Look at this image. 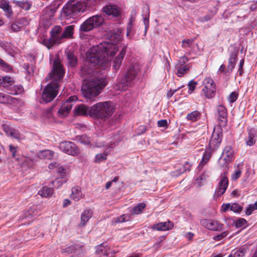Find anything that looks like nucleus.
<instances>
[{
	"instance_id": "obj_38",
	"label": "nucleus",
	"mask_w": 257,
	"mask_h": 257,
	"mask_svg": "<svg viewBox=\"0 0 257 257\" xmlns=\"http://www.w3.org/2000/svg\"><path fill=\"white\" fill-rule=\"evenodd\" d=\"M208 176L203 173L200 175L196 180V184L198 186L201 187L203 183L206 181Z\"/></svg>"
},
{
	"instance_id": "obj_52",
	"label": "nucleus",
	"mask_w": 257,
	"mask_h": 257,
	"mask_svg": "<svg viewBox=\"0 0 257 257\" xmlns=\"http://www.w3.org/2000/svg\"><path fill=\"white\" fill-rule=\"evenodd\" d=\"M197 84V82L193 80H191L189 82L188 86L189 87V91H190V93H192L195 90Z\"/></svg>"
},
{
	"instance_id": "obj_57",
	"label": "nucleus",
	"mask_w": 257,
	"mask_h": 257,
	"mask_svg": "<svg viewBox=\"0 0 257 257\" xmlns=\"http://www.w3.org/2000/svg\"><path fill=\"white\" fill-rule=\"evenodd\" d=\"M237 98V94L235 92H233L230 94L228 100L230 102H234Z\"/></svg>"
},
{
	"instance_id": "obj_20",
	"label": "nucleus",
	"mask_w": 257,
	"mask_h": 257,
	"mask_svg": "<svg viewBox=\"0 0 257 257\" xmlns=\"http://www.w3.org/2000/svg\"><path fill=\"white\" fill-rule=\"evenodd\" d=\"M90 107L89 108L86 105L81 104L77 105L74 109V113L75 116L78 115H90Z\"/></svg>"
},
{
	"instance_id": "obj_29",
	"label": "nucleus",
	"mask_w": 257,
	"mask_h": 257,
	"mask_svg": "<svg viewBox=\"0 0 257 257\" xmlns=\"http://www.w3.org/2000/svg\"><path fill=\"white\" fill-rule=\"evenodd\" d=\"M211 150H210L209 149V150H206L205 152H204V153L203 155V157H202L201 161L200 162L198 167L199 170H201L203 168V166L205 164H206L208 163V162L209 161V160H210L211 156Z\"/></svg>"
},
{
	"instance_id": "obj_9",
	"label": "nucleus",
	"mask_w": 257,
	"mask_h": 257,
	"mask_svg": "<svg viewBox=\"0 0 257 257\" xmlns=\"http://www.w3.org/2000/svg\"><path fill=\"white\" fill-rule=\"evenodd\" d=\"M222 133L221 128L214 129L209 143V149L214 151L219 147L222 141Z\"/></svg>"
},
{
	"instance_id": "obj_45",
	"label": "nucleus",
	"mask_w": 257,
	"mask_h": 257,
	"mask_svg": "<svg viewBox=\"0 0 257 257\" xmlns=\"http://www.w3.org/2000/svg\"><path fill=\"white\" fill-rule=\"evenodd\" d=\"M242 209V207L237 203H232L231 204L230 210L234 212H240Z\"/></svg>"
},
{
	"instance_id": "obj_13",
	"label": "nucleus",
	"mask_w": 257,
	"mask_h": 257,
	"mask_svg": "<svg viewBox=\"0 0 257 257\" xmlns=\"http://www.w3.org/2000/svg\"><path fill=\"white\" fill-rule=\"evenodd\" d=\"M217 116L220 126H225L227 123V111L226 107L219 105L217 108Z\"/></svg>"
},
{
	"instance_id": "obj_2",
	"label": "nucleus",
	"mask_w": 257,
	"mask_h": 257,
	"mask_svg": "<svg viewBox=\"0 0 257 257\" xmlns=\"http://www.w3.org/2000/svg\"><path fill=\"white\" fill-rule=\"evenodd\" d=\"M64 74V70L62 65L60 62L55 61L53 70L49 74V77L52 81L46 86L42 94V99L45 102H51L58 94L59 82Z\"/></svg>"
},
{
	"instance_id": "obj_32",
	"label": "nucleus",
	"mask_w": 257,
	"mask_h": 257,
	"mask_svg": "<svg viewBox=\"0 0 257 257\" xmlns=\"http://www.w3.org/2000/svg\"><path fill=\"white\" fill-rule=\"evenodd\" d=\"M143 16H144V24L145 26V33L147 31V29L149 27V16H150V11L149 7L148 6L145 7L143 9Z\"/></svg>"
},
{
	"instance_id": "obj_55",
	"label": "nucleus",
	"mask_w": 257,
	"mask_h": 257,
	"mask_svg": "<svg viewBox=\"0 0 257 257\" xmlns=\"http://www.w3.org/2000/svg\"><path fill=\"white\" fill-rule=\"evenodd\" d=\"M22 91V88L21 87L14 86V90H10L9 93L13 95L21 93Z\"/></svg>"
},
{
	"instance_id": "obj_15",
	"label": "nucleus",
	"mask_w": 257,
	"mask_h": 257,
	"mask_svg": "<svg viewBox=\"0 0 257 257\" xmlns=\"http://www.w3.org/2000/svg\"><path fill=\"white\" fill-rule=\"evenodd\" d=\"M96 253L100 257H113L110 248L104 243L96 247Z\"/></svg>"
},
{
	"instance_id": "obj_23",
	"label": "nucleus",
	"mask_w": 257,
	"mask_h": 257,
	"mask_svg": "<svg viewBox=\"0 0 257 257\" xmlns=\"http://www.w3.org/2000/svg\"><path fill=\"white\" fill-rule=\"evenodd\" d=\"M0 8L3 10L7 17L10 18L12 16L13 12L8 0H0Z\"/></svg>"
},
{
	"instance_id": "obj_21",
	"label": "nucleus",
	"mask_w": 257,
	"mask_h": 257,
	"mask_svg": "<svg viewBox=\"0 0 257 257\" xmlns=\"http://www.w3.org/2000/svg\"><path fill=\"white\" fill-rule=\"evenodd\" d=\"M237 51H234L230 54L229 58L228 59L227 69L225 72V74L227 73H230L232 71L236 64V62L237 59Z\"/></svg>"
},
{
	"instance_id": "obj_5",
	"label": "nucleus",
	"mask_w": 257,
	"mask_h": 257,
	"mask_svg": "<svg viewBox=\"0 0 257 257\" xmlns=\"http://www.w3.org/2000/svg\"><path fill=\"white\" fill-rule=\"evenodd\" d=\"M106 85L104 78L84 80L82 86V94L85 97L91 100L92 97L97 96Z\"/></svg>"
},
{
	"instance_id": "obj_14",
	"label": "nucleus",
	"mask_w": 257,
	"mask_h": 257,
	"mask_svg": "<svg viewBox=\"0 0 257 257\" xmlns=\"http://www.w3.org/2000/svg\"><path fill=\"white\" fill-rule=\"evenodd\" d=\"M138 70L139 67L137 65H130L124 76L122 83L124 84L126 83L127 85L128 83H130L134 80L138 74Z\"/></svg>"
},
{
	"instance_id": "obj_11",
	"label": "nucleus",
	"mask_w": 257,
	"mask_h": 257,
	"mask_svg": "<svg viewBox=\"0 0 257 257\" xmlns=\"http://www.w3.org/2000/svg\"><path fill=\"white\" fill-rule=\"evenodd\" d=\"M59 148L61 151L70 155L76 156L79 153V149L71 142H63L60 144Z\"/></svg>"
},
{
	"instance_id": "obj_59",
	"label": "nucleus",
	"mask_w": 257,
	"mask_h": 257,
	"mask_svg": "<svg viewBox=\"0 0 257 257\" xmlns=\"http://www.w3.org/2000/svg\"><path fill=\"white\" fill-rule=\"evenodd\" d=\"M63 181L60 180L59 179H57L55 181L52 182L53 185L56 188H59L62 185Z\"/></svg>"
},
{
	"instance_id": "obj_44",
	"label": "nucleus",
	"mask_w": 257,
	"mask_h": 257,
	"mask_svg": "<svg viewBox=\"0 0 257 257\" xmlns=\"http://www.w3.org/2000/svg\"><path fill=\"white\" fill-rule=\"evenodd\" d=\"M18 24L20 25V27L22 28V29L25 27L27 26L29 24V20L27 19L26 18H22L17 21Z\"/></svg>"
},
{
	"instance_id": "obj_34",
	"label": "nucleus",
	"mask_w": 257,
	"mask_h": 257,
	"mask_svg": "<svg viewBox=\"0 0 257 257\" xmlns=\"http://www.w3.org/2000/svg\"><path fill=\"white\" fill-rule=\"evenodd\" d=\"M74 26L70 25L65 27V30L61 34V38H71L73 35Z\"/></svg>"
},
{
	"instance_id": "obj_24",
	"label": "nucleus",
	"mask_w": 257,
	"mask_h": 257,
	"mask_svg": "<svg viewBox=\"0 0 257 257\" xmlns=\"http://www.w3.org/2000/svg\"><path fill=\"white\" fill-rule=\"evenodd\" d=\"M93 214L92 210L90 209H85L81 215V221L79 224V227H83L88 221Z\"/></svg>"
},
{
	"instance_id": "obj_22",
	"label": "nucleus",
	"mask_w": 257,
	"mask_h": 257,
	"mask_svg": "<svg viewBox=\"0 0 257 257\" xmlns=\"http://www.w3.org/2000/svg\"><path fill=\"white\" fill-rule=\"evenodd\" d=\"M173 226V223L168 221L167 222L157 223L155 224L152 228L154 230H157L159 231H166L172 229Z\"/></svg>"
},
{
	"instance_id": "obj_36",
	"label": "nucleus",
	"mask_w": 257,
	"mask_h": 257,
	"mask_svg": "<svg viewBox=\"0 0 257 257\" xmlns=\"http://www.w3.org/2000/svg\"><path fill=\"white\" fill-rule=\"evenodd\" d=\"M146 207L145 203H140L135 206L131 211V213L133 215L140 213Z\"/></svg>"
},
{
	"instance_id": "obj_31",
	"label": "nucleus",
	"mask_w": 257,
	"mask_h": 257,
	"mask_svg": "<svg viewBox=\"0 0 257 257\" xmlns=\"http://www.w3.org/2000/svg\"><path fill=\"white\" fill-rule=\"evenodd\" d=\"M71 197L76 201L80 200L82 197V193L80 187L76 186L72 188Z\"/></svg>"
},
{
	"instance_id": "obj_30",
	"label": "nucleus",
	"mask_w": 257,
	"mask_h": 257,
	"mask_svg": "<svg viewBox=\"0 0 257 257\" xmlns=\"http://www.w3.org/2000/svg\"><path fill=\"white\" fill-rule=\"evenodd\" d=\"M55 153L51 150H44L40 152L38 157L41 159L51 160L53 158Z\"/></svg>"
},
{
	"instance_id": "obj_42",
	"label": "nucleus",
	"mask_w": 257,
	"mask_h": 257,
	"mask_svg": "<svg viewBox=\"0 0 257 257\" xmlns=\"http://www.w3.org/2000/svg\"><path fill=\"white\" fill-rule=\"evenodd\" d=\"M58 8L56 7H49L45 9V13H46L49 18L53 17L55 13L56 12Z\"/></svg>"
},
{
	"instance_id": "obj_26",
	"label": "nucleus",
	"mask_w": 257,
	"mask_h": 257,
	"mask_svg": "<svg viewBox=\"0 0 257 257\" xmlns=\"http://www.w3.org/2000/svg\"><path fill=\"white\" fill-rule=\"evenodd\" d=\"M256 137L255 131L252 128L249 129L248 131V136L245 139L246 144L249 146L253 145L255 143Z\"/></svg>"
},
{
	"instance_id": "obj_18",
	"label": "nucleus",
	"mask_w": 257,
	"mask_h": 257,
	"mask_svg": "<svg viewBox=\"0 0 257 257\" xmlns=\"http://www.w3.org/2000/svg\"><path fill=\"white\" fill-rule=\"evenodd\" d=\"M61 252L67 254H80L83 253L82 246L78 244L73 245L61 249Z\"/></svg>"
},
{
	"instance_id": "obj_8",
	"label": "nucleus",
	"mask_w": 257,
	"mask_h": 257,
	"mask_svg": "<svg viewBox=\"0 0 257 257\" xmlns=\"http://www.w3.org/2000/svg\"><path fill=\"white\" fill-rule=\"evenodd\" d=\"M77 100V97L76 95L69 97L66 101L61 104L57 112L58 116L61 118L68 116Z\"/></svg>"
},
{
	"instance_id": "obj_33",
	"label": "nucleus",
	"mask_w": 257,
	"mask_h": 257,
	"mask_svg": "<svg viewBox=\"0 0 257 257\" xmlns=\"http://www.w3.org/2000/svg\"><path fill=\"white\" fill-rule=\"evenodd\" d=\"M53 193L54 190L53 188H48L46 186L43 187L38 192L39 194L44 197H50Z\"/></svg>"
},
{
	"instance_id": "obj_46",
	"label": "nucleus",
	"mask_w": 257,
	"mask_h": 257,
	"mask_svg": "<svg viewBox=\"0 0 257 257\" xmlns=\"http://www.w3.org/2000/svg\"><path fill=\"white\" fill-rule=\"evenodd\" d=\"M227 235H228V231H223L220 234L214 236L213 238V239H214L215 240L219 241V240H221L222 239H223Z\"/></svg>"
},
{
	"instance_id": "obj_40",
	"label": "nucleus",
	"mask_w": 257,
	"mask_h": 257,
	"mask_svg": "<svg viewBox=\"0 0 257 257\" xmlns=\"http://www.w3.org/2000/svg\"><path fill=\"white\" fill-rule=\"evenodd\" d=\"M199 112L197 111H194L187 115V118L191 121H195L197 120V117L199 116Z\"/></svg>"
},
{
	"instance_id": "obj_25",
	"label": "nucleus",
	"mask_w": 257,
	"mask_h": 257,
	"mask_svg": "<svg viewBox=\"0 0 257 257\" xmlns=\"http://www.w3.org/2000/svg\"><path fill=\"white\" fill-rule=\"evenodd\" d=\"M61 30L62 29L60 26H56L52 29L50 32V38L56 43L62 39V38H61V35H60Z\"/></svg>"
},
{
	"instance_id": "obj_48",
	"label": "nucleus",
	"mask_w": 257,
	"mask_h": 257,
	"mask_svg": "<svg viewBox=\"0 0 257 257\" xmlns=\"http://www.w3.org/2000/svg\"><path fill=\"white\" fill-rule=\"evenodd\" d=\"M246 252V249L244 248H239L238 250H236L234 253V255L235 257H243L245 253Z\"/></svg>"
},
{
	"instance_id": "obj_28",
	"label": "nucleus",
	"mask_w": 257,
	"mask_h": 257,
	"mask_svg": "<svg viewBox=\"0 0 257 257\" xmlns=\"http://www.w3.org/2000/svg\"><path fill=\"white\" fill-rule=\"evenodd\" d=\"M13 78L10 76L3 77L0 76V86L8 88L14 84Z\"/></svg>"
},
{
	"instance_id": "obj_49",
	"label": "nucleus",
	"mask_w": 257,
	"mask_h": 257,
	"mask_svg": "<svg viewBox=\"0 0 257 257\" xmlns=\"http://www.w3.org/2000/svg\"><path fill=\"white\" fill-rule=\"evenodd\" d=\"M56 42L50 38L49 40H45L43 43L48 49H50Z\"/></svg>"
},
{
	"instance_id": "obj_10",
	"label": "nucleus",
	"mask_w": 257,
	"mask_h": 257,
	"mask_svg": "<svg viewBox=\"0 0 257 257\" xmlns=\"http://www.w3.org/2000/svg\"><path fill=\"white\" fill-rule=\"evenodd\" d=\"M204 88L202 91L207 98L213 97L216 93V86L214 81L211 78H207L204 80Z\"/></svg>"
},
{
	"instance_id": "obj_6",
	"label": "nucleus",
	"mask_w": 257,
	"mask_h": 257,
	"mask_svg": "<svg viewBox=\"0 0 257 257\" xmlns=\"http://www.w3.org/2000/svg\"><path fill=\"white\" fill-rule=\"evenodd\" d=\"M114 110L115 107L111 101L98 102L90 107V116L105 119L110 117Z\"/></svg>"
},
{
	"instance_id": "obj_43",
	"label": "nucleus",
	"mask_w": 257,
	"mask_h": 257,
	"mask_svg": "<svg viewBox=\"0 0 257 257\" xmlns=\"http://www.w3.org/2000/svg\"><path fill=\"white\" fill-rule=\"evenodd\" d=\"M194 42V39H184L182 42V47L183 48H186L187 47H190L193 42Z\"/></svg>"
},
{
	"instance_id": "obj_53",
	"label": "nucleus",
	"mask_w": 257,
	"mask_h": 257,
	"mask_svg": "<svg viewBox=\"0 0 257 257\" xmlns=\"http://www.w3.org/2000/svg\"><path fill=\"white\" fill-rule=\"evenodd\" d=\"M18 148V147L14 146L12 145H9V149L10 151L12 154V156L13 158H15L16 156V153L17 152V149Z\"/></svg>"
},
{
	"instance_id": "obj_54",
	"label": "nucleus",
	"mask_w": 257,
	"mask_h": 257,
	"mask_svg": "<svg viewBox=\"0 0 257 257\" xmlns=\"http://www.w3.org/2000/svg\"><path fill=\"white\" fill-rule=\"evenodd\" d=\"M241 173L242 171L240 169L236 170L231 176L232 179L233 180H236L237 179H238L240 177Z\"/></svg>"
},
{
	"instance_id": "obj_50",
	"label": "nucleus",
	"mask_w": 257,
	"mask_h": 257,
	"mask_svg": "<svg viewBox=\"0 0 257 257\" xmlns=\"http://www.w3.org/2000/svg\"><path fill=\"white\" fill-rule=\"evenodd\" d=\"M247 223L245 219L243 218H239L235 222V226L237 228L241 227Z\"/></svg>"
},
{
	"instance_id": "obj_16",
	"label": "nucleus",
	"mask_w": 257,
	"mask_h": 257,
	"mask_svg": "<svg viewBox=\"0 0 257 257\" xmlns=\"http://www.w3.org/2000/svg\"><path fill=\"white\" fill-rule=\"evenodd\" d=\"M125 54L126 47H124L112 61V66L114 69L117 70L119 69Z\"/></svg>"
},
{
	"instance_id": "obj_64",
	"label": "nucleus",
	"mask_w": 257,
	"mask_h": 257,
	"mask_svg": "<svg viewBox=\"0 0 257 257\" xmlns=\"http://www.w3.org/2000/svg\"><path fill=\"white\" fill-rule=\"evenodd\" d=\"M192 164L188 162H186L184 165V171L190 170Z\"/></svg>"
},
{
	"instance_id": "obj_7",
	"label": "nucleus",
	"mask_w": 257,
	"mask_h": 257,
	"mask_svg": "<svg viewBox=\"0 0 257 257\" xmlns=\"http://www.w3.org/2000/svg\"><path fill=\"white\" fill-rule=\"evenodd\" d=\"M104 19L100 15H95L89 18L80 26V31L87 32L100 26L103 22Z\"/></svg>"
},
{
	"instance_id": "obj_27",
	"label": "nucleus",
	"mask_w": 257,
	"mask_h": 257,
	"mask_svg": "<svg viewBox=\"0 0 257 257\" xmlns=\"http://www.w3.org/2000/svg\"><path fill=\"white\" fill-rule=\"evenodd\" d=\"M67 60L69 67H74L77 64L78 59L73 52L70 51L67 52Z\"/></svg>"
},
{
	"instance_id": "obj_47",
	"label": "nucleus",
	"mask_w": 257,
	"mask_h": 257,
	"mask_svg": "<svg viewBox=\"0 0 257 257\" xmlns=\"http://www.w3.org/2000/svg\"><path fill=\"white\" fill-rule=\"evenodd\" d=\"M11 29L13 32H17L22 30V28L20 27L17 21L11 25Z\"/></svg>"
},
{
	"instance_id": "obj_58",
	"label": "nucleus",
	"mask_w": 257,
	"mask_h": 257,
	"mask_svg": "<svg viewBox=\"0 0 257 257\" xmlns=\"http://www.w3.org/2000/svg\"><path fill=\"white\" fill-rule=\"evenodd\" d=\"M80 141L81 143L84 144H89L90 143V139L85 136H82L80 139Z\"/></svg>"
},
{
	"instance_id": "obj_56",
	"label": "nucleus",
	"mask_w": 257,
	"mask_h": 257,
	"mask_svg": "<svg viewBox=\"0 0 257 257\" xmlns=\"http://www.w3.org/2000/svg\"><path fill=\"white\" fill-rule=\"evenodd\" d=\"M57 173L59 176L61 178H63L66 176V170L62 167H58L57 168Z\"/></svg>"
},
{
	"instance_id": "obj_62",
	"label": "nucleus",
	"mask_w": 257,
	"mask_h": 257,
	"mask_svg": "<svg viewBox=\"0 0 257 257\" xmlns=\"http://www.w3.org/2000/svg\"><path fill=\"white\" fill-rule=\"evenodd\" d=\"M244 60L243 59H241L239 62L238 71L240 75H241L243 73V66L244 65Z\"/></svg>"
},
{
	"instance_id": "obj_60",
	"label": "nucleus",
	"mask_w": 257,
	"mask_h": 257,
	"mask_svg": "<svg viewBox=\"0 0 257 257\" xmlns=\"http://www.w3.org/2000/svg\"><path fill=\"white\" fill-rule=\"evenodd\" d=\"M158 126L159 127H167L168 122L166 119H162L158 121Z\"/></svg>"
},
{
	"instance_id": "obj_19",
	"label": "nucleus",
	"mask_w": 257,
	"mask_h": 257,
	"mask_svg": "<svg viewBox=\"0 0 257 257\" xmlns=\"http://www.w3.org/2000/svg\"><path fill=\"white\" fill-rule=\"evenodd\" d=\"M103 12L108 15L117 17L120 15V11L118 7L115 5H108L103 8Z\"/></svg>"
},
{
	"instance_id": "obj_37",
	"label": "nucleus",
	"mask_w": 257,
	"mask_h": 257,
	"mask_svg": "<svg viewBox=\"0 0 257 257\" xmlns=\"http://www.w3.org/2000/svg\"><path fill=\"white\" fill-rule=\"evenodd\" d=\"M176 69L177 70V76L178 77H182L189 70V67L185 65L183 67H181L179 65L177 66Z\"/></svg>"
},
{
	"instance_id": "obj_35",
	"label": "nucleus",
	"mask_w": 257,
	"mask_h": 257,
	"mask_svg": "<svg viewBox=\"0 0 257 257\" xmlns=\"http://www.w3.org/2000/svg\"><path fill=\"white\" fill-rule=\"evenodd\" d=\"M14 3H15L17 6L19 7L20 8L26 10L28 11L29 10L32 4L30 3L29 2L27 1H14Z\"/></svg>"
},
{
	"instance_id": "obj_1",
	"label": "nucleus",
	"mask_w": 257,
	"mask_h": 257,
	"mask_svg": "<svg viewBox=\"0 0 257 257\" xmlns=\"http://www.w3.org/2000/svg\"><path fill=\"white\" fill-rule=\"evenodd\" d=\"M118 51L116 45L106 42L93 46L86 53V58L81 67L80 74L82 77L93 75L97 69L104 68L108 65L114 54Z\"/></svg>"
},
{
	"instance_id": "obj_4",
	"label": "nucleus",
	"mask_w": 257,
	"mask_h": 257,
	"mask_svg": "<svg viewBox=\"0 0 257 257\" xmlns=\"http://www.w3.org/2000/svg\"><path fill=\"white\" fill-rule=\"evenodd\" d=\"M90 0H69L61 11V16L66 19L74 18L89 7Z\"/></svg>"
},
{
	"instance_id": "obj_51",
	"label": "nucleus",
	"mask_w": 257,
	"mask_h": 257,
	"mask_svg": "<svg viewBox=\"0 0 257 257\" xmlns=\"http://www.w3.org/2000/svg\"><path fill=\"white\" fill-rule=\"evenodd\" d=\"M10 96L0 92V103H6L9 101Z\"/></svg>"
},
{
	"instance_id": "obj_12",
	"label": "nucleus",
	"mask_w": 257,
	"mask_h": 257,
	"mask_svg": "<svg viewBox=\"0 0 257 257\" xmlns=\"http://www.w3.org/2000/svg\"><path fill=\"white\" fill-rule=\"evenodd\" d=\"M201 225L206 228L213 231H217L222 229L223 224L217 220L204 219L200 221Z\"/></svg>"
},
{
	"instance_id": "obj_17",
	"label": "nucleus",
	"mask_w": 257,
	"mask_h": 257,
	"mask_svg": "<svg viewBox=\"0 0 257 257\" xmlns=\"http://www.w3.org/2000/svg\"><path fill=\"white\" fill-rule=\"evenodd\" d=\"M2 127L4 131L8 136L13 137L18 140H20L23 139L22 135L18 130L11 127L9 125L6 124H3Z\"/></svg>"
},
{
	"instance_id": "obj_39",
	"label": "nucleus",
	"mask_w": 257,
	"mask_h": 257,
	"mask_svg": "<svg viewBox=\"0 0 257 257\" xmlns=\"http://www.w3.org/2000/svg\"><path fill=\"white\" fill-rule=\"evenodd\" d=\"M107 154L104 152L102 154H98L95 156L94 162L96 163H99L107 159Z\"/></svg>"
},
{
	"instance_id": "obj_3",
	"label": "nucleus",
	"mask_w": 257,
	"mask_h": 257,
	"mask_svg": "<svg viewBox=\"0 0 257 257\" xmlns=\"http://www.w3.org/2000/svg\"><path fill=\"white\" fill-rule=\"evenodd\" d=\"M234 154L232 148L227 146L224 148L218 160L219 166L222 169L223 173L221 174V179L218 184L219 188L215 192V195L217 197L223 195L228 187V180L226 175L229 169V164L234 159Z\"/></svg>"
},
{
	"instance_id": "obj_41",
	"label": "nucleus",
	"mask_w": 257,
	"mask_h": 257,
	"mask_svg": "<svg viewBox=\"0 0 257 257\" xmlns=\"http://www.w3.org/2000/svg\"><path fill=\"white\" fill-rule=\"evenodd\" d=\"M0 68L6 72H10L12 70V67L0 59Z\"/></svg>"
},
{
	"instance_id": "obj_63",
	"label": "nucleus",
	"mask_w": 257,
	"mask_h": 257,
	"mask_svg": "<svg viewBox=\"0 0 257 257\" xmlns=\"http://www.w3.org/2000/svg\"><path fill=\"white\" fill-rule=\"evenodd\" d=\"M254 210V208L252 207V206L251 205H249V206L246 208L245 210V214L247 215H250L252 212Z\"/></svg>"
},
{
	"instance_id": "obj_61",
	"label": "nucleus",
	"mask_w": 257,
	"mask_h": 257,
	"mask_svg": "<svg viewBox=\"0 0 257 257\" xmlns=\"http://www.w3.org/2000/svg\"><path fill=\"white\" fill-rule=\"evenodd\" d=\"M125 214H123L116 218L115 223H122L125 221Z\"/></svg>"
}]
</instances>
